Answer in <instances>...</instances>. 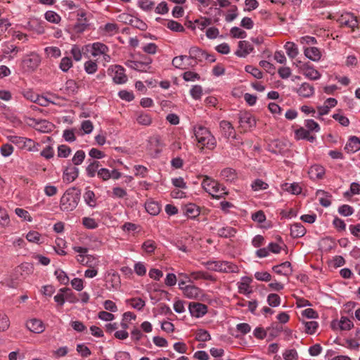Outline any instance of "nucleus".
<instances>
[{
    "mask_svg": "<svg viewBox=\"0 0 360 360\" xmlns=\"http://www.w3.org/2000/svg\"><path fill=\"white\" fill-rule=\"evenodd\" d=\"M193 132L198 142V146L201 149L206 148L212 150L216 147V139L206 127L202 125H196L193 127Z\"/></svg>",
    "mask_w": 360,
    "mask_h": 360,
    "instance_id": "obj_1",
    "label": "nucleus"
},
{
    "mask_svg": "<svg viewBox=\"0 0 360 360\" xmlns=\"http://www.w3.org/2000/svg\"><path fill=\"white\" fill-rule=\"evenodd\" d=\"M80 191L75 188L68 189L60 198V207L64 212H71L74 210L80 200Z\"/></svg>",
    "mask_w": 360,
    "mask_h": 360,
    "instance_id": "obj_2",
    "label": "nucleus"
},
{
    "mask_svg": "<svg viewBox=\"0 0 360 360\" xmlns=\"http://www.w3.org/2000/svg\"><path fill=\"white\" fill-rule=\"evenodd\" d=\"M201 186L207 193L216 199L222 198L228 194L224 186L207 176L204 177Z\"/></svg>",
    "mask_w": 360,
    "mask_h": 360,
    "instance_id": "obj_3",
    "label": "nucleus"
},
{
    "mask_svg": "<svg viewBox=\"0 0 360 360\" xmlns=\"http://www.w3.org/2000/svg\"><path fill=\"white\" fill-rule=\"evenodd\" d=\"M207 269L225 273H236L238 271V267L229 262L226 261H209L203 263Z\"/></svg>",
    "mask_w": 360,
    "mask_h": 360,
    "instance_id": "obj_4",
    "label": "nucleus"
},
{
    "mask_svg": "<svg viewBox=\"0 0 360 360\" xmlns=\"http://www.w3.org/2000/svg\"><path fill=\"white\" fill-rule=\"evenodd\" d=\"M239 128L244 132L248 131L256 125V120L252 115L248 112H241L238 115Z\"/></svg>",
    "mask_w": 360,
    "mask_h": 360,
    "instance_id": "obj_5",
    "label": "nucleus"
},
{
    "mask_svg": "<svg viewBox=\"0 0 360 360\" xmlns=\"http://www.w3.org/2000/svg\"><path fill=\"white\" fill-rule=\"evenodd\" d=\"M338 22L340 24L341 26L349 27L352 30H354L356 28L359 27V21L357 17L349 12H346L341 14L338 18Z\"/></svg>",
    "mask_w": 360,
    "mask_h": 360,
    "instance_id": "obj_6",
    "label": "nucleus"
},
{
    "mask_svg": "<svg viewBox=\"0 0 360 360\" xmlns=\"http://www.w3.org/2000/svg\"><path fill=\"white\" fill-rule=\"evenodd\" d=\"M40 63V56L34 52L25 55L22 59L23 67L26 70L30 72L34 71L38 68Z\"/></svg>",
    "mask_w": 360,
    "mask_h": 360,
    "instance_id": "obj_7",
    "label": "nucleus"
},
{
    "mask_svg": "<svg viewBox=\"0 0 360 360\" xmlns=\"http://www.w3.org/2000/svg\"><path fill=\"white\" fill-rule=\"evenodd\" d=\"M28 124L36 130L42 133H49L51 131L53 128V124L46 120L30 118Z\"/></svg>",
    "mask_w": 360,
    "mask_h": 360,
    "instance_id": "obj_8",
    "label": "nucleus"
},
{
    "mask_svg": "<svg viewBox=\"0 0 360 360\" xmlns=\"http://www.w3.org/2000/svg\"><path fill=\"white\" fill-rule=\"evenodd\" d=\"M300 71L307 78L311 80H317L321 77V74L319 72L308 63H304L300 65Z\"/></svg>",
    "mask_w": 360,
    "mask_h": 360,
    "instance_id": "obj_9",
    "label": "nucleus"
},
{
    "mask_svg": "<svg viewBox=\"0 0 360 360\" xmlns=\"http://www.w3.org/2000/svg\"><path fill=\"white\" fill-rule=\"evenodd\" d=\"M188 309L191 316L195 318L202 317L207 312V307L199 302L190 303Z\"/></svg>",
    "mask_w": 360,
    "mask_h": 360,
    "instance_id": "obj_10",
    "label": "nucleus"
},
{
    "mask_svg": "<svg viewBox=\"0 0 360 360\" xmlns=\"http://www.w3.org/2000/svg\"><path fill=\"white\" fill-rule=\"evenodd\" d=\"M183 293L188 299L202 300L204 296L202 290L193 285L185 286Z\"/></svg>",
    "mask_w": 360,
    "mask_h": 360,
    "instance_id": "obj_11",
    "label": "nucleus"
},
{
    "mask_svg": "<svg viewBox=\"0 0 360 360\" xmlns=\"http://www.w3.org/2000/svg\"><path fill=\"white\" fill-rule=\"evenodd\" d=\"M26 327L28 330L34 333H41L45 330V326L42 321L37 319H32L27 321Z\"/></svg>",
    "mask_w": 360,
    "mask_h": 360,
    "instance_id": "obj_12",
    "label": "nucleus"
},
{
    "mask_svg": "<svg viewBox=\"0 0 360 360\" xmlns=\"http://www.w3.org/2000/svg\"><path fill=\"white\" fill-rule=\"evenodd\" d=\"M252 279L248 276L242 277L240 282L238 283V292L240 294L250 295L252 292L250 283Z\"/></svg>",
    "mask_w": 360,
    "mask_h": 360,
    "instance_id": "obj_13",
    "label": "nucleus"
},
{
    "mask_svg": "<svg viewBox=\"0 0 360 360\" xmlns=\"http://www.w3.org/2000/svg\"><path fill=\"white\" fill-rule=\"evenodd\" d=\"M354 326L352 321L347 317L342 316L340 321H335L332 323L333 330L340 329L342 330H349Z\"/></svg>",
    "mask_w": 360,
    "mask_h": 360,
    "instance_id": "obj_14",
    "label": "nucleus"
},
{
    "mask_svg": "<svg viewBox=\"0 0 360 360\" xmlns=\"http://www.w3.org/2000/svg\"><path fill=\"white\" fill-rule=\"evenodd\" d=\"M112 71L114 72L112 79L116 84H124L127 82V77L124 74V70L122 66L115 65L112 68Z\"/></svg>",
    "mask_w": 360,
    "mask_h": 360,
    "instance_id": "obj_15",
    "label": "nucleus"
},
{
    "mask_svg": "<svg viewBox=\"0 0 360 360\" xmlns=\"http://www.w3.org/2000/svg\"><path fill=\"white\" fill-rule=\"evenodd\" d=\"M77 261L84 265L89 267H94L98 263V259L91 255H78L76 257Z\"/></svg>",
    "mask_w": 360,
    "mask_h": 360,
    "instance_id": "obj_16",
    "label": "nucleus"
},
{
    "mask_svg": "<svg viewBox=\"0 0 360 360\" xmlns=\"http://www.w3.org/2000/svg\"><path fill=\"white\" fill-rule=\"evenodd\" d=\"M152 60L150 58H148L146 62L129 60L126 63V65L131 69L141 72H146Z\"/></svg>",
    "mask_w": 360,
    "mask_h": 360,
    "instance_id": "obj_17",
    "label": "nucleus"
},
{
    "mask_svg": "<svg viewBox=\"0 0 360 360\" xmlns=\"http://www.w3.org/2000/svg\"><path fill=\"white\" fill-rule=\"evenodd\" d=\"M87 46H91V53L94 57H98L104 54L105 52L109 51L108 47L101 42H95L92 44H89Z\"/></svg>",
    "mask_w": 360,
    "mask_h": 360,
    "instance_id": "obj_18",
    "label": "nucleus"
},
{
    "mask_svg": "<svg viewBox=\"0 0 360 360\" xmlns=\"http://www.w3.org/2000/svg\"><path fill=\"white\" fill-rule=\"evenodd\" d=\"M345 150L348 153H354L360 150V139L356 136H351L347 142Z\"/></svg>",
    "mask_w": 360,
    "mask_h": 360,
    "instance_id": "obj_19",
    "label": "nucleus"
},
{
    "mask_svg": "<svg viewBox=\"0 0 360 360\" xmlns=\"http://www.w3.org/2000/svg\"><path fill=\"white\" fill-rule=\"evenodd\" d=\"M308 174L313 180L321 179L325 174V169L321 165H314L309 168Z\"/></svg>",
    "mask_w": 360,
    "mask_h": 360,
    "instance_id": "obj_20",
    "label": "nucleus"
},
{
    "mask_svg": "<svg viewBox=\"0 0 360 360\" xmlns=\"http://www.w3.org/2000/svg\"><path fill=\"white\" fill-rule=\"evenodd\" d=\"M88 23L86 18L81 20L77 18V22L72 27L73 34L71 36L72 39H75V35H79L83 33L88 27Z\"/></svg>",
    "mask_w": 360,
    "mask_h": 360,
    "instance_id": "obj_21",
    "label": "nucleus"
},
{
    "mask_svg": "<svg viewBox=\"0 0 360 360\" xmlns=\"http://www.w3.org/2000/svg\"><path fill=\"white\" fill-rule=\"evenodd\" d=\"M253 50L252 46L247 41H240L238 42V49L236 54L239 57H245Z\"/></svg>",
    "mask_w": 360,
    "mask_h": 360,
    "instance_id": "obj_22",
    "label": "nucleus"
},
{
    "mask_svg": "<svg viewBox=\"0 0 360 360\" xmlns=\"http://www.w3.org/2000/svg\"><path fill=\"white\" fill-rule=\"evenodd\" d=\"M120 285V277L117 273L113 272L108 274L106 285L108 289H117L119 288Z\"/></svg>",
    "mask_w": 360,
    "mask_h": 360,
    "instance_id": "obj_23",
    "label": "nucleus"
},
{
    "mask_svg": "<svg viewBox=\"0 0 360 360\" xmlns=\"http://www.w3.org/2000/svg\"><path fill=\"white\" fill-rule=\"evenodd\" d=\"M219 126L224 137L229 139L235 136V129L231 122L222 120L220 122Z\"/></svg>",
    "mask_w": 360,
    "mask_h": 360,
    "instance_id": "obj_24",
    "label": "nucleus"
},
{
    "mask_svg": "<svg viewBox=\"0 0 360 360\" xmlns=\"http://www.w3.org/2000/svg\"><path fill=\"white\" fill-rule=\"evenodd\" d=\"M297 93L304 98L311 97L314 94V88L309 83H303L297 89Z\"/></svg>",
    "mask_w": 360,
    "mask_h": 360,
    "instance_id": "obj_25",
    "label": "nucleus"
},
{
    "mask_svg": "<svg viewBox=\"0 0 360 360\" xmlns=\"http://www.w3.org/2000/svg\"><path fill=\"white\" fill-rule=\"evenodd\" d=\"M79 169L75 167L67 168L63 172V180L68 183L72 182L78 176Z\"/></svg>",
    "mask_w": 360,
    "mask_h": 360,
    "instance_id": "obj_26",
    "label": "nucleus"
},
{
    "mask_svg": "<svg viewBox=\"0 0 360 360\" xmlns=\"http://www.w3.org/2000/svg\"><path fill=\"white\" fill-rule=\"evenodd\" d=\"M305 56L313 61H319L321 59V53L316 47L307 48L304 51Z\"/></svg>",
    "mask_w": 360,
    "mask_h": 360,
    "instance_id": "obj_27",
    "label": "nucleus"
},
{
    "mask_svg": "<svg viewBox=\"0 0 360 360\" xmlns=\"http://www.w3.org/2000/svg\"><path fill=\"white\" fill-rule=\"evenodd\" d=\"M273 270L278 274L287 276L292 272L291 264L289 262H285L274 266Z\"/></svg>",
    "mask_w": 360,
    "mask_h": 360,
    "instance_id": "obj_28",
    "label": "nucleus"
},
{
    "mask_svg": "<svg viewBox=\"0 0 360 360\" xmlns=\"http://www.w3.org/2000/svg\"><path fill=\"white\" fill-rule=\"evenodd\" d=\"M305 233L306 229L301 223H295L290 227V235L292 238H300Z\"/></svg>",
    "mask_w": 360,
    "mask_h": 360,
    "instance_id": "obj_29",
    "label": "nucleus"
},
{
    "mask_svg": "<svg viewBox=\"0 0 360 360\" xmlns=\"http://www.w3.org/2000/svg\"><path fill=\"white\" fill-rule=\"evenodd\" d=\"M284 48L286 53L290 58H295L299 53L297 46L292 41H288L285 43Z\"/></svg>",
    "mask_w": 360,
    "mask_h": 360,
    "instance_id": "obj_30",
    "label": "nucleus"
},
{
    "mask_svg": "<svg viewBox=\"0 0 360 360\" xmlns=\"http://www.w3.org/2000/svg\"><path fill=\"white\" fill-rule=\"evenodd\" d=\"M221 178L226 181L232 182L237 178L236 171L231 168H225L221 171Z\"/></svg>",
    "mask_w": 360,
    "mask_h": 360,
    "instance_id": "obj_31",
    "label": "nucleus"
},
{
    "mask_svg": "<svg viewBox=\"0 0 360 360\" xmlns=\"http://www.w3.org/2000/svg\"><path fill=\"white\" fill-rule=\"evenodd\" d=\"M184 214L190 218H195L200 214L199 208L195 204H188L184 208Z\"/></svg>",
    "mask_w": 360,
    "mask_h": 360,
    "instance_id": "obj_32",
    "label": "nucleus"
},
{
    "mask_svg": "<svg viewBox=\"0 0 360 360\" xmlns=\"http://www.w3.org/2000/svg\"><path fill=\"white\" fill-rule=\"evenodd\" d=\"M145 208L147 212L151 215H157L160 211V206L157 202L149 200L146 202Z\"/></svg>",
    "mask_w": 360,
    "mask_h": 360,
    "instance_id": "obj_33",
    "label": "nucleus"
},
{
    "mask_svg": "<svg viewBox=\"0 0 360 360\" xmlns=\"http://www.w3.org/2000/svg\"><path fill=\"white\" fill-rule=\"evenodd\" d=\"M126 303L130 305L132 308L141 311L146 305V302L141 298L134 297L127 299Z\"/></svg>",
    "mask_w": 360,
    "mask_h": 360,
    "instance_id": "obj_34",
    "label": "nucleus"
},
{
    "mask_svg": "<svg viewBox=\"0 0 360 360\" xmlns=\"http://www.w3.org/2000/svg\"><path fill=\"white\" fill-rule=\"evenodd\" d=\"M1 51L4 55H10L12 58L16 56L20 49L16 46L8 43L2 46Z\"/></svg>",
    "mask_w": 360,
    "mask_h": 360,
    "instance_id": "obj_35",
    "label": "nucleus"
},
{
    "mask_svg": "<svg viewBox=\"0 0 360 360\" xmlns=\"http://www.w3.org/2000/svg\"><path fill=\"white\" fill-rule=\"evenodd\" d=\"M83 197L85 202L89 207H94L96 206V199L94 191L86 188Z\"/></svg>",
    "mask_w": 360,
    "mask_h": 360,
    "instance_id": "obj_36",
    "label": "nucleus"
},
{
    "mask_svg": "<svg viewBox=\"0 0 360 360\" xmlns=\"http://www.w3.org/2000/svg\"><path fill=\"white\" fill-rule=\"evenodd\" d=\"M283 190L293 195H298L301 193L302 188L297 183L284 184L282 186Z\"/></svg>",
    "mask_w": 360,
    "mask_h": 360,
    "instance_id": "obj_37",
    "label": "nucleus"
},
{
    "mask_svg": "<svg viewBox=\"0 0 360 360\" xmlns=\"http://www.w3.org/2000/svg\"><path fill=\"white\" fill-rule=\"evenodd\" d=\"M189 57L195 60H201L203 59L205 52L196 46H193L189 49Z\"/></svg>",
    "mask_w": 360,
    "mask_h": 360,
    "instance_id": "obj_38",
    "label": "nucleus"
},
{
    "mask_svg": "<svg viewBox=\"0 0 360 360\" xmlns=\"http://www.w3.org/2000/svg\"><path fill=\"white\" fill-rule=\"evenodd\" d=\"M316 194L319 197V202L322 206L327 207L330 205V200L324 191L318 190Z\"/></svg>",
    "mask_w": 360,
    "mask_h": 360,
    "instance_id": "obj_39",
    "label": "nucleus"
},
{
    "mask_svg": "<svg viewBox=\"0 0 360 360\" xmlns=\"http://www.w3.org/2000/svg\"><path fill=\"white\" fill-rule=\"evenodd\" d=\"M303 324L305 332L310 335L315 333L319 326V323L315 321H303Z\"/></svg>",
    "mask_w": 360,
    "mask_h": 360,
    "instance_id": "obj_40",
    "label": "nucleus"
},
{
    "mask_svg": "<svg viewBox=\"0 0 360 360\" xmlns=\"http://www.w3.org/2000/svg\"><path fill=\"white\" fill-rule=\"evenodd\" d=\"M54 275L57 280L63 285H67L69 283V277L67 274L62 269H58L55 271Z\"/></svg>",
    "mask_w": 360,
    "mask_h": 360,
    "instance_id": "obj_41",
    "label": "nucleus"
},
{
    "mask_svg": "<svg viewBox=\"0 0 360 360\" xmlns=\"http://www.w3.org/2000/svg\"><path fill=\"white\" fill-rule=\"evenodd\" d=\"M211 339L209 332L204 329H198L195 333V340L199 342H206Z\"/></svg>",
    "mask_w": 360,
    "mask_h": 360,
    "instance_id": "obj_42",
    "label": "nucleus"
},
{
    "mask_svg": "<svg viewBox=\"0 0 360 360\" xmlns=\"http://www.w3.org/2000/svg\"><path fill=\"white\" fill-rule=\"evenodd\" d=\"M100 167V163L98 161H93L91 163H90L86 169V174L89 177H94L95 176L96 172L99 170L98 168Z\"/></svg>",
    "mask_w": 360,
    "mask_h": 360,
    "instance_id": "obj_43",
    "label": "nucleus"
},
{
    "mask_svg": "<svg viewBox=\"0 0 360 360\" xmlns=\"http://www.w3.org/2000/svg\"><path fill=\"white\" fill-rule=\"evenodd\" d=\"M59 291L65 293V298L66 301L70 303H75L78 302L77 296L71 291L70 288H61Z\"/></svg>",
    "mask_w": 360,
    "mask_h": 360,
    "instance_id": "obj_44",
    "label": "nucleus"
},
{
    "mask_svg": "<svg viewBox=\"0 0 360 360\" xmlns=\"http://www.w3.org/2000/svg\"><path fill=\"white\" fill-rule=\"evenodd\" d=\"M56 243V246L54 248L56 252L59 255H65L67 254L64 250L66 244L65 240L63 238H57Z\"/></svg>",
    "mask_w": 360,
    "mask_h": 360,
    "instance_id": "obj_45",
    "label": "nucleus"
},
{
    "mask_svg": "<svg viewBox=\"0 0 360 360\" xmlns=\"http://www.w3.org/2000/svg\"><path fill=\"white\" fill-rule=\"evenodd\" d=\"M45 19L50 22L57 24L60 21L61 18L57 13L48 11L45 13Z\"/></svg>",
    "mask_w": 360,
    "mask_h": 360,
    "instance_id": "obj_46",
    "label": "nucleus"
},
{
    "mask_svg": "<svg viewBox=\"0 0 360 360\" xmlns=\"http://www.w3.org/2000/svg\"><path fill=\"white\" fill-rule=\"evenodd\" d=\"M236 231L233 228L226 226L219 229L218 235L221 237L229 238L235 235Z\"/></svg>",
    "mask_w": 360,
    "mask_h": 360,
    "instance_id": "obj_47",
    "label": "nucleus"
},
{
    "mask_svg": "<svg viewBox=\"0 0 360 360\" xmlns=\"http://www.w3.org/2000/svg\"><path fill=\"white\" fill-rule=\"evenodd\" d=\"M203 94L202 88L200 85H194L190 90V95L195 100L200 99Z\"/></svg>",
    "mask_w": 360,
    "mask_h": 360,
    "instance_id": "obj_48",
    "label": "nucleus"
},
{
    "mask_svg": "<svg viewBox=\"0 0 360 360\" xmlns=\"http://www.w3.org/2000/svg\"><path fill=\"white\" fill-rule=\"evenodd\" d=\"M191 280H199V279H205V280H212V276L207 274L205 272L198 271H192L191 272Z\"/></svg>",
    "mask_w": 360,
    "mask_h": 360,
    "instance_id": "obj_49",
    "label": "nucleus"
},
{
    "mask_svg": "<svg viewBox=\"0 0 360 360\" xmlns=\"http://www.w3.org/2000/svg\"><path fill=\"white\" fill-rule=\"evenodd\" d=\"M136 121L140 124L149 125L151 124L152 119H151V117L148 114L144 113V112H140L136 117Z\"/></svg>",
    "mask_w": 360,
    "mask_h": 360,
    "instance_id": "obj_50",
    "label": "nucleus"
},
{
    "mask_svg": "<svg viewBox=\"0 0 360 360\" xmlns=\"http://www.w3.org/2000/svg\"><path fill=\"white\" fill-rule=\"evenodd\" d=\"M9 224L10 219L6 210L0 207V226L6 227Z\"/></svg>",
    "mask_w": 360,
    "mask_h": 360,
    "instance_id": "obj_51",
    "label": "nucleus"
},
{
    "mask_svg": "<svg viewBox=\"0 0 360 360\" xmlns=\"http://www.w3.org/2000/svg\"><path fill=\"white\" fill-rule=\"evenodd\" d=\"M15 213L18 217L21 218L25 221H27L29 222H31L32 221V217H31L30 213L22 208H16L15 210Z\"/></svg>",
    "mask_w": 360,
    "mask_h": 360,
    "instance_id": "obj_52",
    "label": "nucleus"
},
{
    "mask_svg": "<svg viewBox=\"0 0 360 360\" xmlns=\"http://www.w3.org/2000/svg\"><path fill=\"white\" fill-rule=\"evenodd\" d=\"M10 326V321L7 315L0 312V332L6 331Z\"/></svg>",
    "mask_w": 360,
    "mask_h": 360,
    "instance_id": "obj_53",
    "label": "nucleus"
},
{
    "mask_svg": "<svg viewBox=\"0 0 360 360\" xmlns=\"http://www.w3.org/2000/svg\"><path fill=\"white\" fill-rule=\"evenodd\" d=\"M26 239L31 243H41V235L39 233L32 231L27 233L26 235Z\"/></svg>",
    "mask_w": 360,
    "mask_h": 360,
    "instance_id": "obj_54",
    "label": "nucleus"
},
{
    "mask_svg": "<svg viewBox=\"0 0 360 360\" xmlns=\"http://www.w3.org/2000/svg\"><path fill=\"white\" fill-rule=\"evenodd\" d=\"M267 302L271 307H276L281 304V298L277 294L271 293L267 297Z\"/></svg>",
    "mask_w": 360,
    "mask_h": 360,
    "instance_id": "obj_55",
    "label": "nucleus"
},
{
    "mask_svg": "<svg viewBox=\"0 0 360 360\" xmlns=\"http://www.w3.org/2000/svg\"><path fill=\"white\" fill-rule=\"evenodd\" d=\"M251 186L255 191H259L266 189L269 185L261 179H256L252 183Z\"/></svg>",
    "mask_w": 360,
    "mask_h": 360,
    "instance_id": "obj_56",
    "label": "nucleus"
},
{
    "mask_svg": "<svg viewBox=\"0 0 360 360\" xmlns=\"http://www.w3.org/2000/svg\"><path fill=\"white\" fill-rule=\"evenodd\" d=\"M39 143L34 142L30 139L25 138L22 148H25L29 151H37L38 150Z\"/></svg>",
    "mask_w": 360,
    "mask_h": 360,
    "instance_id": "obj_57",
    "label": "nucleus"
},
{
    "mask_svg": "<svg viewBox=\"0 0 360 360\" xmlns=\"http://www.w3.org/2000/svg\"><path fill=\"white\" fill-rule=\"evenodd\" d=\"M72 66V62L70 58L64 57L61 59L59 68L63 72H67Z\"/></svg>",
    "mask_w": 360,
    "mask_h": 360,
    "instance_id": "obj_58",
    "label": "nucleus"
},
{
    "mask_svg": "<svg viewBox=\"0 0 360 360\" xmlns=\"http://www.w3.org/2000/svg\"><path fill=\"white\" fill-rule=\"evenodd\" d=\"M167 27L169 30L174 31V32H182L185 30V28L184 27V26L181 24L179 23L178 22H176L174 20L168 21Z\"/></svg>",
    "mask_w": 360,
    "mask_h": 360,
    "instance_id": "obj_59",
    "label": "nucleus"
},
{
    "mask_svg": "<svg viewBox=\"0 0 360 360\" xmlns=\"http://www.w3.org/2000/svg\"><path fill=\"white\" fill-rule=\"evenodd\" d=\"M106 34L113 35L117 33L118 26L115 23H107L103 28Z\"/></svg>",
    "mask_w": 360,
    "mask_h": 360,
    "instance_id": "obj_60",
    "label": "nucleus"
},
{
    "mask_svg": "<svg viewBox=\"0 0 360 360\" xmlns=\"http://www.w3.org/2000/svg\"><path fill=\"white\" fill-rule=\"evenodd\" d=\"M85 158V153L83 150H77L74 155L72 161L75 165H79Z\"/></svg>",
    "mask_w": 360,
    "mask_h": 360,
    "instance_id": "obj_61",
    "label": "nucleus"
},
{
    "mask_svg": "<svg viewBox=\"0 0 360 360\" xmlns=\"http://www.w3.org/2000/svg\"><path fill=\"white\" fill-rule=\"evenodd\" d=\"M142 248L147 253H153L156 248V243L152 240H147L143 243Z\"/></svg>",
    "mask_w": 360,
    "mask_h": 360,
    "instance_id": "obj_62",
    "label": "nucleus"
},
{
    "mask_svg": "<svg viewBox=\"0 0 360 360\" xmlns=\"http://www.w3.org/2000/svg\"><path fill=\"white\" fill-rule=\"evenodd\" d=\"M304 126L307 127L308 131L319 132L320 131L319 124L313 120H305Z\"/></svg>",
    "mask_w": 360,
    "mask_h": 360,
    "instance_id": "obj_63",
    "label": "nucleus"
},
{
    "mask_svg": "<svg viewBox=\"0 0 360 360\" xmlns=\"http://www.w3.org/2000/svg\"><path fill=\"white\" fill-rule=\"evenodd\" d=\"M285 360H297L298 355L295 349H287L283 354Z\"/></svg>",
    "mask_w": 360,
    "mask_h": 360,
    "instance_id": "obj_64",
    "label": "nucleus"
}]
</instances>
